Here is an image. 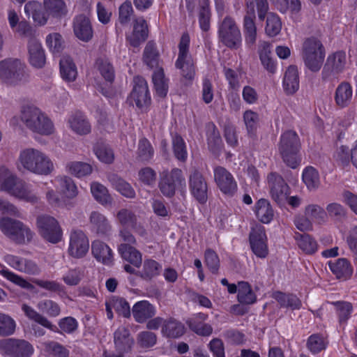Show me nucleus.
Returning <instances> with one entry per match:
<instances>
[{"mask_svg": "<svg viewBox=\"0 0 357 357\" xmlns=\"http://www.w3.org/2000/svg\"><path fill=\"white\" fill-rule=\"evenodd\" d=\"M17 166L19 169L22 167L25 171L43 176L50 174L54 169L52 160L45 152L31 147L20 152Z\"/></svg>", "mask_w": 357, "mask_h": 357, "instance_id": "f257e3e1", "label": "nucleus"}, {"mask_svg": "<svg viewBox=\"0 0 357 357\" xmlns=\"http://www.w3.org/2000/svg\"><path fill=\"white\" fill-rule=\"evenodd\" d=\"M301 146L299 137L295 131L289 130L282 134L278 144L279 153L283 162L292 169L299 165L298 153Z\"/></svg>", "mask_w": 357, "mask_h": 357, "instance_id": "f03ea898", "label": "nucleus"}, {"mask_svg": "<svg viewBox=\"0 0 357 357\" xmlns=\"http://www.w3.org/2000/svg\"><path fill=\"white\" fill-rule=\"evenodd\" d=\"M1 231L17 244L23 245L31 242L33 232L20 220L10 218L0 219Z\"/></svg>", "mask_w": 357, "mask_h": 357, "instance_id": "7ed1b4c3", "label": "nucleus"}, {"mask_svg": "<svg viewBox=\"0 0 357 357\" xmlns=\"http://www.w3.org/2000/svg\"><path fill=\"white\" fill-rule=\"evenodd\" d=\"M22 120L33 132L43 135H49L54 132L52 122L38 108L29 107L24 109Z\"/></svg>", "mask_w": 357, "mask_h": 357, "instance_id": "20e7f679", "label": "nucleus"}, {"mask_svg": "<svg viewBox=\"0 0 357 357\" xmlns=\"http://www.w3.org/2000/svg\"><path fill=\"white\" fill-rule=\"evenodd\" d=\"M325 50L321 43L314 38L307 39L303 46V58L305 66L312 72H317L322 66Z\"/></svg>", "mask_w": 357, "mask_h": 357, "instance_id": "39448f33", "label": "nucleus"}, {"mask_svg": "<svg viewBox=\"0 0 357 357\" xmlns=\"http://www.w3.org/2000/svg\"><path fill=\"white\" fill-rule=\"evenodd\" d=\"M220 42L231 49H238L241 45V31L235 20L230 16L225 17L221 22L219 30Z\"/></svg>", "mask_w": 357, "mask_h": 357, "instance_id": "423d86ee", "label": "nucleus"}, {"mask_svg": "<svg viewBox=\"0 0 357 357\" xmlns=\"http://www.w3.org/2000/svg\"><path fill=\"white\" fill-rule=\"evenodd\" d=\"M190 36L184 33L181 38L178 44V56L176 62V66L181 70V75L187 80H192L195 76L193 63L188 56Z\"/></svg>", "mask_w": 357, "mask_h": 357, "instance_id": "0eeeda50", "label": "nucleus"}, {"mask_svg": "<svg viewBox=\"0 0 357 357\" xmlns=\"http://www.w3.org/2000/svg\"><path fill=\"white\" fill-rule=\"evenodd\" d=\"M0 351L9 357H30L33 347L25 340L8 338L0 340Z\"/></svg>", "mask_w": 357, "mask_h": 357, "instance_id": "6e6552de", "label": "nucleus"}, {"mask_svg": "<svg viewBox=\"0 0 357 357\" xmlns=\"http://www.w3.org/2000/svg\"><path fill=\"white\" fill-rule=\"evenodd\" d=\"M41 236L52 243L61 241L62 229L58 221L53 217L44 215L37 218L36 222Z\"/></svg>", "mask_w": 357, "mask_h": 357, "instance_id": "1a4fd4ad", "label": "nucleus"}, {"mask_svg": "<svg viewBox=\"0 0 357 357\" xmlns=\"http://www.w3.org/2000/svg\"><path fill=\"white\" fill-rule=\"evenodd\" d=\"M184 182L182 171L174 168L170 172L164 170L160 175L158 186L163 195L171 197L174 195L176 188Z\"/></svg>", "mask_w": 357, "mask_h": 357, "instance_id": "9d476101", "label": "nucleus"}, {"mask_svg": "<svg viewBox=\"0 0 357 357\" xmlns=\"http://www.w3.org/2000/svg\"><path fill=\"white\" fill-rule=\"evenodd\" d=\"M133 88L129 96V101L135 102L136 106L142 109H146L151 104V96L149 91L148 83L146 79L140 76H136L133 79Z\"/></svg>", "mask_w": 357, "mask_h": 357, "instance_id": "9b49d317", "label": "nucleus"}, {"mask_svg": "<svg viewBox=\"0 0 357 357\" xmlns=\"http://www.w3.org/2000/svg\"><path fill=\"white\" fill-rule=\"evenodd\" d=\"M24 75V66L19 59H8L0 62V79L9 84H15Z\"/></svg>", "mask_w": 357, "mask_h": 357, "instance_id": "f8f14e48", "label": "nucleus"}, {"mask_svg": "<svg viewBox=\"0 0 357 357\" xmlns=\"http://www.w3.org/2000/svg\"><path fill=\"white\" fill-rule=\"evenodd\" d=\"M5 192L10 195L31 203H37L38 196L33 192L30 186L24 181L19 179L16 175L8 185V189Z\"/></svg>", "mask_w": 357, "mask_h": 357, "instance_id": "ddd939ff", "label": "nucleus"}, {"mask_svg": "<svg viewBox=\"0 0 357 357\" xmlns=\"http://www.w3.org/2000/svg\"><path fill=\"white\" fill-rule=\"evenodd\" d=\"M214 179L218 187L224 194L232 196L237 190V183L233 175L225 167L214 169Z\"/></svg>", "mask_w": 357, "mask_h": 357, "instance_id": "4468645a", "label": "nucleus"}, {"mask_svg": "<svg viewBox=\"0 0 357 357\" xmlns=\"http://www.w3.org/2000/svg\"><path fill=\"white\" fill-rule=\"evenodd\" d=\"M270 192L272 199L278 204H283L287 199L289 186L283 178L276 173L268 176Z\"/></svg>", "mask_w": 357, "mask_h": 357, "instance_id": "2eb2a0df", "label": "nucleus"}, {"mask_svg": "<svg viewBox=\"0 0 357 357\" xmlns=\"http://www.w3.org/2000/svg\"><path fill=\"white\" fill-rule=\"evenodd\" d=\"M89 248V241L84 233L81 230H73L70 235L69 255L81 258L87 253Z\"/></svg>", "mask_w": 357, "mask_h": 357, "instance_id": "dca6fc26", "label": "nucleus"}, {"mask_svg": "<svg viewBox=\"0 0 357 357\" xmlns=\"http://www.w3.org/2000/svg\"><path fill=\"white\" fill-rule=\"evenodd\" d=\"M190 190L193 197L201 204L206 202L208 199L207 183L203 175L195 170L189 178Z\"/></svg>", "mask_w": 357, "mask_h": 357, "instance_id": "f3484780", "label": "nucleus"}, {"mask_svg": "<svg viewBox=\"0 0 357 357\" xmlns=\"http://www.w3.org/2000/svg\"><path fill=\"white\" fill-rule=\"evenodd\" d=\"M255 19V4L252 1L246 2V15L244 17L245 40L249 47H252L257 40V28L254 20Z\"/></svg>", "mask_w": 357, "mask_h": 357, "instance_id": "a211bd4d", "label": "nucleus"}, {"mask_svg": "<svg viewBox=\"0 0 357 357\" xmlns=\"http://www.w3.org/2000/svg\"><path fill=\"white\" fill-rule=\"evenodd\" d=\"M266 236L263 227L252 229L250 234V243L254 254L260 258H264L268 255Z\"/></svg>", "mask_w": 357, "mask_h": 357, "instance_id": "6ab92c4d", "label": "nucleus"}, {"mask_svg": "<svg viewBox=\"0 0 357 357\" xmlns=\"http://www.w3.org/2000/svg\"><path fill=\"white\" fill-rule=\"evenodd\" d=\"M5 262L13 268L28 274H36L39 269L31 260L20 257L13 255H6L3 257Z\"/></svg>", "mask_w": 357, "mask_h": 357, "instance_id": "aec40b11", "label": "nucleus"}, {"mask_svg": "<svg viewBox=\"0 0 357 357\" xmlns=\"http://www.w3.org/2000/svg\"><path fill=\"white\" fill-rule=\"evenodd\" d=\"M74 33L79 40L88 42L93 37V29L91 22L84 15H77L73 21Z\"/></svg>", "mask_w": 357, "mask_h": 357, "instance_id": "412c9836", "label": "nucleus"}, {"mask_svg": "<svg viewBox=\"0 0 357 357\" xmlns=\"http://www.w3.org/2000/svg\"><path fill=\"white\" fill-rule=\"evenodd\" d=\"M114 342L116 350L120 354L129 351L134 343L130 331L123 326L119 327L115 331Z\"/></svg>", "mask_w": 357, "mask_h": 357, "instance_id": "4be33fe9", "label": "nucleus"}, {"mask_svg": "<svg viewBox=\"0 0 357 357\" xmlns=\"http://www.w3.org/2000/svg\"><path fill=\"white\" fill-rule=\"evenodd\" d=\"M132 316L137 323H144L155 314L154 306L147 301L137 302L132 309Z\"/></svg>", "mask_w": 357, "mask_h": 357, "instance_id": "5701e85b", "label": "nucleus"}, {"mask_svg": "<svg viewBox=\"0 0 357 357\" xmlns=\"http://www.w3.org/2000/svg\"><path fill=\"white\" fill-rule=\"evenodd\" d=\"M29 62L36 68H42L46 61L44 50L37 39H32L28 42Z\"/></svg>", "mask_w": 357, "mask_h": 357, "instance_id": "b1692460", "label": "nucleus"}, {"mask_svg": "<svg viewBox=\"0 0 357 357\" xmlns=\"http://www.w3.org/2000/svg\"><path fill=\"white\" fill-rule=\"evenodd\" d=\"M347 58L346 54L343 52H337L330 55L324 68V73L329 74H338L341 73L346 65Z\"/></svg>", "mask_w": 357, "mask_h": 357, "instance_id": "393cba45", "label": "nucleus"}, {"mask_svg": "<svg viewBox=\"0 0 357 357\" xmlns=\"http://www.w3.org/2000/svg\"><path fill=\"white\" fill-rule=\"evenodd\" d=\"M148 37V26L143 18H137L134 22L133 31L128 37L130 45L133 47H138L144 42Z\"/></svg>", "mask_w": 357, "mask_h": 357, "instance_id": "a878e982", "label": "nucleus"}, {"mask_svg": "<svg viewBox=\"0 0 357 357\" xmlns=\"http://www.w3.org/2000/svg\"><path fill=\"white\" fill-rule=\"evenodd\" d=\"M118 222L125 227H131L137 230L141 234L145 233V229L137 224V217L135 213L128 208L120 209L116 215Z\"/></svg>", "mask_w": 357, "mask_h": 357, "instance_id": "bb28decb", "label": "nucleus"}, {"mask_svg": "<svg viewBox=\"0 0 357 357\" xmlns=\"http://www.w3.org/2000/svg\"><path fill=\"white\" fill-rule=\"evenodd\" d=\"M44 10V5L36 1H29L24 6L25 13L31 15L33 21L40 25L45 24L47 21L48 13Z\"/></svg>", "mask_w": 357, "mask_h": 357, "instance_id": "cd10ccee", "label": "nucleus"}, {"mask_svg": "<svg viewBox=\"0 0 357 357\" xmlns=\"http://www.w3.org/2000/svg\"><path fill=\"white\" fill-rule=\"evenodd\" d=\"M328 265L330 269L337 279L346 280L352 275V267L349 261L345 258H340L334 261H331Z\"/></svg>", "mask_w": 357, "mask_h": 357, "instance_id": "c85d7f7f", "label": "nucleus"}, {"mask_svg": "<svg viewBox=\"0 0 357 357\" xmlns=\"http://www.w3.org/2000/svg\"><path fill=\"white\" fill-rule=\"evenodd\" d=\"M161 331L167 338H178L185 333V326L181 321L170 317L164 320Z\"/></svg>", "mask_w": 357, "mask_h": 357, "instance_id": "c756f323", "label": "nucleus"}, {"mask_svg": "<svg viewBox=\"0 0 357 357\" xmlns=\"http://www.w3.org/2000/svg\"><path fill=\"white\" fill-rule=\"evenodd\" d=\"M91 250L93 257L98 261L106 265L112 264L113 261L112 252L106 243L100 241H95L92 243Z\"/></svg>", "mask_w": 357, "mask_h": 357, "instance_id": "7c9ffc66", "label": "nucleus"}, {"mask_svg": "<svg viewBox=\"0 0 357 357\" xmlns=\"http://www.w3.org/2000/svg\"><path fill=\"white\" fill-rule=\"evenodd\" d=\"M299 88V77L296 66H289L285 72L283 79V89L286 94L293 95Z\"/></svg>", "mask_w": 357, "mask_h": 357, "instance_id": "2f4dec72", "label": "nucleus"}, {"mask_svg": "<svg viewBox=\"0 0 357 357\" xmlns=\"http://www.w3.org/2000/svg\"><path fill=\"white\" fill-rule=\"evenodd\" d=\"M118 251L124 260L134 266L139 268L142 265V254L135 248L126 243H121L118 248Z\"/></svg>", "mask_w": 357, "mask_h": 357, "instance_id": "473e14b6", "label": "nucleus"}, {"mask_svg": "<svg viewBox=\"0 0 357 357\" xmlns=\"http://www.w3.org/2000/svg\"><path fill=\"white\" fill-rule=\"evenodd\" d=\"M107 178L112 185L121 193V195L129 199H132L135 197V191L130 184L117 174H110L108 175Z\"/></svg>", "mask_w": 357, "mask_h": 357, "instance_id": "72a5a7b5", "label": "nucleus"}, {"mask_svg": "<svg viewBox=\"0 0 357 357\" xmlns=\"http://www.w3.org/2000/svg\"><path fill=\"white\" fill-rule=\"evenodd\" d=\"M353 95L352 87L349 82H344L335 90V101L340 107H346L351 102Z\"/></svg>", "mask_w": 357, "mask_h": 357, "instance_id": "f704fd0d", "label": "nucleus"}, {"mask_svg": "<svg viewBox=\"0 0 357 357\" xmlns=\"http://www.w3.org/2000/svg\"><path fill=\"white\" fill-rule=\"evenodd\" d=\"M92 229L98 234L107 235L111 230V226L107 219L102 213L93 211L89 217Z\"/></svg>", "mask_w": 357, "mask_h": 357, "instance_id": "c9c22d12", "label": "nucleus"}, {"mask_svg": "<svg viewBox=\"0 0 357 357\" xmlns=\"http://www.w3.org/2000/svg\"><path fill=\"white\" fill-rule=\"evenodd\" d=\"M207 140L210 151L218 155L222 148V139L218 128L213 123L207 126Z\"/></svg>", "mask_w": 357, "mask_h": 357, "instance_id": "e433bc0d", "label": "nucleus"}, {"mask_svg": "<svg viewBox=\"0 0 357 357\" xmlns=\"http://www.w3.org/2000/svg\"><path fill=\"white\" fill-rule=\"evenodd\" d=\"M59 65L62 78L68 82H73L77 75V71L73 59L68 56H63Z\"/></svg>", "mask_w": 357, "mask_h": 357, "instance_id": "4c0bfd02", "label": "nucleus"}, {"mask_svg": "<svg viewBox=\"0 0 357 357\" xmlns=\"http://www.w3.org/2000/svg\"><path fill=\"white\" fill-rule=\"evenodd\" d=\"M44 8L48 15L54 17L61 18L68 13V8L63 0H44Z\"/></svg>", "mask_w": 357, "mask_h": 357, "instance_id": "58836bf2", "label": "nucleus"}, {"mask_svg": "<svg viewBox=\"0 0 357 357\" xmlns=\"http://www.w3.org/2000/svg\"><path fill=\"white\" fill-rule=\"evenodd\" d=\"M161 269V265L156 261L151 259H145L139 276L144 280L150 281L160 274Z\"/></svg>", "mask_w": 357, "mask_h": 357, "instance_id": "ea45409f", "label": "nucleus"}, {"mask_svg": "<svg viewBox=\"0 0 357 357\" xmlns=\"http://www.w3.org/2000/svg\"><path fill=\"white\" fill-rule=\"evenodd\" d=\"M273 298L275 299L282 307H290L291 310H298L300 309L302 305L300 299L294 294H287L281 291H275L273 294Z\"/></svg>", "mask_w": 357, "mask_h": 357, "instance_id": "a19ab883", "label": "nucleus"}, {"mask_svg": "<svg viewBox=\"0 0 357 357\" xmlns=\"http://www.w3.org/2000/svg\"><path fill=\"white\" fill-rule=\"evenodd\" d=\"M70 128L78 135H87L91 132V125L81 114L73 115L68 120Z\"/></svg>", "mask_w": 357, "mask_h": 357, "instance_id": "79ce46f5", "label": "nucleus"}, {"mask_svg": "<svg viewBox=\"0 0 357 357\" xmlns=\"http://www.w3.org/2000/svg\"><path fill=\"white\" fill-rule=\"evenodd\" d=\"M256 215L263 223H269L274 215L273 210L267 199H261L256 204Z\"/></svg>", "mask_w": 357, "mask_h": 357, "instance_id": "37998d69", "label": "nucleus"}, {"mask_svg": "<svg viewBox=\"0 0 357 357\" xmlns=\"http://www.w3.org/2000/svg\"><path fill=\"white\" fill-rule=\"evenodd\" d=\"M22 310L29 319H31L53 331H57L56 326L53 325L45 317L36 311L33 307L26 304H23Z\"/></svg>", "mask_w": 357, "mask_h": 357, "instance_id": "c03bdc74", "label": "nucleus"}, {"mask_svg": "<svg viewBox=\"0 0 357 357\" xmlns=\"http://www.w3.org/2000/svg\"><path fill=\"white\" fill-rule=\"evenodd\" d=\"M159 53L155 44L149 41L146 45L143 53V61L151 69L156 68L159 66Z\"/></svg>", "mask_w": 357, "mask_h": 357, "instance_id": "a18cd8bd", "label": "nucleus"}, {"mask_svg": "<svg viewBox=\"0 0 357 357\" xmlns=\"http://www.w3.org/2000/svg\"><path fill=\"white\" fill-rule=\"evenodd\" d=\"M152 80L156 94L162 98L165 97L168 91V80L165 78L162 68H158L153 73Z\"/></svg>", "mask_w": 357, "mask_h": 357, "instance_id": "49530a36", "label": "nucleus"}, {"mask_svg": "<svg viewBox=\"0 0 357 357\" xmlns=\"http://www.w3.org/2000/svg\"><path fill=\"white\" fill-rule=\"evenodd\" d=\"M256 295L248 282L241 281L238 283V301L243 304L250 305L255 303Z\"/></svg>", "mask_w": 357, "mask_h": 357, "instance_id": "de8ad7c7", "label": "nucleus"}, {"mask_svg": "<svg viewBox=\"0 0 357 357\" xmlns=\"http://www.w3.org/2000/svg\"><path fill=\"white\" fill-rule=\"evenodd\" d=\"M154 149L150 142L142 138L139 141L137 150V159L141 162H149L153 156Z\"/></svg>", "mask_w": 357, "mask_h": 357, "instance_id": "09e8293b", "label": "nucleus"}, {"mask_svg": "<svg viewBox=\"0 0 357 357\" xmlns=\"http://www.w3.org/2000/svg\"><path fill=\"white\" fill-rule=\"evenodd\" d=\"M66 168L68 173L77 177L85 176L92 172V167L83 162H70L67 164Z\"/></svg>", "mask_w": 357, "mask_h": 357, "instance_id": "8fccbe9b", "label": "nucleus"}, {"mask_svg": "<svg viewBox=\"0 0 357 357\" xmlns=\"http://www.w3.org/2000/svg\"><path fill=\"white\" fill-rule=\"evenodd\" d=\"M295 238L298 247L307 254L314 253L317 248V242L307 234H296Z\"/></svg>", "mask_w": 357, "mask_h": 357, "instance_id": "3c124183", "label": "nucleus"}, {"mask_svg": "<svg viewBox=\"0 0 357 357\" xmlns=\"http://www.w3.org/2000/svg\"><path fill=\"white\" fill-rule=\"evenodd\" d=\"M96 67L102 77L109 82L114 79V69L107 58H99L96 62Z\"/></svg>", "mask_w": 357, "mask_h": 357, "instance_id": "603ef678", "label": "nucleus"}, {"mask_svg": "<svg viewBox=\"0 0 357 357\" xmlns=\"http://www.w3.org/2000/svg\"><path fill=\"white\" fill-rule=\"evenodd\" d=\"M91 191L95 199L101 204L111 203L112 197L103 185L94 182L91 185Z\"/></svg>", "mask_w": 357, "mask_h": 357, "instance_id": "864d4df0", "label": "nucleus"}, {"mask_svg": "<svg viewBox=\"0 0 357 357\" xmlns=\"http://www.w3.org/2000/svg\"><path fill=\"white\" fill-rule=\"evenodd\" d=\"M303 181L309 190L317 189L320 183L318 172L312 167H307L303 172Z\"/></svg>", "mask_w": 357, "mask_h": 357, "instance_id": "5fc2aeb1", "label": "nucleus"}, {"mask_svg": "<svg viewBox=\"0 0 357 357\" xmlns=\"http://www.w3.org/2000/svg\"><path fill=\"white\" fill-rule=\"evenodd\" d=\"M36 306L39 311L50 317H56L61 312L59 304L50 299L40 301Z\"/></svg>", "mask_w": 357, "mask_h": 357, "instance_id": "6e6d98bb", "label": "nucleus"}, {"mask_svg": "<svg viewBox=\"0 0 357 357\" xmlns=\"http://www.w3.org/2000/svg\"><path fill=\"white\" fill-rule=\"evenodd\" d=\"M45 352L52 357H68L69 351L62 344L50 341L44 343Z\"/></svg>", "mask_w": 357, "mask_h": 357, "instance_id": "4d7b16f0", "label": "nucleus"}, {"mask_svg": "<svg viewBox=\"0 0 357 357\" xmlns=\"http://www.w3.org/2000/svg\"><path fill=\"white\" fill-rule=\"evenodd\" d=\"M60 184L63 188L62 192L65 198L73 199L77 196V188L71 178L66 176L61 177L60 178Z\"/></svg>", "mask_w": 357, "mask_h": 357, "instance_id": "13d9d810", "label": "nucleus"}, {"mask_svg": "<svg viewBox=\"0 0 357 357\" xmlns=\"http://www.w3.org/2000/svg\"><path fill=\"white\" fill-rule=\"evenodd\" d=\"M281 28L282 23L280 17L274 13L268 14L265 27L266 33L269 36H275L280 32Z\"/></svg>", "mask_w": 357, "mask_h": 357, "instance_id": "bf43d9fd", "label": "nucleus"}, {"mask_svg": "<svg viewBox=\"0 0 357 357\" xmlns=\"http://www.w3.org/2000/svg\"><path fill=\"white\" fill-rule=\"evenodd\" d=\"M305 214L319 223L325 222L327 218V213L325 210L317 204L307 206L305 209Z\"/></svg>", "mask_w": 357, "mask_h": 357, "instance_id": "052dcab7", "label": "nucleus"}, {"mask_svg": "<svg viewBox=\"0 0 357 357\" xmlns=\"http://www.w3.org/2000/svg\"><path fill=\"white\" fill-rule=\"evenodd\" d=\"M16 324L10 316L0 313V335L9 336L14 333Z\"/></svg>", "mask_w": 357, "mask_h": 357, "instance_id": "680f3d73", "label": "nucleus"}, {"mask_svg": "<svg viewBox=\"0 0 357 357\" xmlns=\"http://www.w3.org/2000/svg\"><path fill=\"white\" fill-rule=\"evenodd\" d=\"M306 346L312 354H318L326 348V342L322 335L313 334L307 341Z\"/></svg>", "mask_w": 357, "mask_h": 357, "instance_id": "e2e57ef3", "label": "nucleus"}, {"mask_svg": "<svg viewBox=\"0 0 357 357\" xmlns=\"http://www.w3.org/2000/svg\"><path fill=\"white\" fill-rule=\"evenodd\" d=\"M94 152L98 158L105 163H112L114 160L112 150L104 144H97L94 147Z\"/></svg>", "mask_w": 357, "mask_h": 357, "instance_id": "0e129e2a", "label": "nucleus"}, {"mask_svg": "<svg viewBox=\"0 0 357 357\" xmlns=\"http://www.w3.org/2000/svg\"><path fill=\"white\" fill-rule=\"evenodd\" d=\"M46 43L53 54H59L63 49V40L59 33H50L46 38Z\"/></svg>", "mask_w": 357, "mask_h": 357, "instance_id": "69168bd1", "label": "nucleus"}, {"mask_svg": "<svg viewBox=\"0 0 357 357\" xmlns=\"http://www.w3.org/2000/svg\"><path fill=\"white\" fill-rule=\"evenodd\" d=\"M34 282L37 286L51 292L57 293L60 296L66 294L65 287L56 281L36 280Z\"/></svg>", "mask_w": 357, "mask_h": 357, "instance_id": "338daca9", "label": "nucleus"}, {"mask_svg": "<svg viewBox=\"0 0 357 357\" xmlns=\"http://www.w3.org/2000/svg\"><path fill=\"white\" fill-rule=\"evenodd\" d=\"M351 151L348 146L341 145L337 147L335 153L334 158L337 164L342 167L348 166L351 160Z\"/></svg>", "mask_w": 357, "mask_h": 357, "instance_id": "774afa93", "label": "nucleus"}]
</instances>
